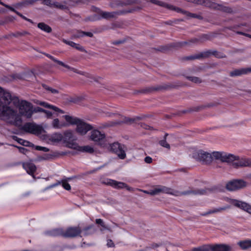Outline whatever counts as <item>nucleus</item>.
Wrapping results in <instances>:
<instances>
[{
    "label": "nucleus",
    "instance_id": "f257e3e1",
    "mask_svg": "<svg viewBox=\"0 0 251 251\" xmlns=\"http://www.w3.org/2000/svg\"><path fill=\"white\" fill-rule=\"evenodd\" d=\"M193 157L196 160L201 162L204 164H210L213 158L220 160L223 162L233 163V166L237 168L239 167H251V159L249 158H242L239 159V157L231 154H227L225 152L213 151L212 153L205 151L203 150H199L193 153Z\"/></svg>",
    "mask_w": 251,
    "mask_h": 251
},
{
    "label": "nucleus",
    "instance_id": "f03ea898",
    "mask_svg": "<svg viewBox=\"0 0 251 251\" xmlns=\"http://www.w3.org/2000/svg\"><path fill=\"white\" fill-rule=\"evenodd\" d=\"M212 39V35L209 34H202L199 38H194L187 41H182L174 42L169 45L162 46L157 50L161 52H165L171 48L178 49L186 45H191L192 44H198L201 43L206 40H210Z\"/></svg>",
    "mask_w": 251,
    "mask_h": 251
},
{
    "label": "nucleus",
    "instance_id": "7ed1b4c3",
    "mask_svg": "<svg viewBox=\"0 0 251 251\" xmlns=\"http://www.w3.org/2000/svg\"><path fill=\"white\" fill-rule=\"evenodd\" d=\"M158 194L164 193L170 194L175 196H181L184 195H206L208 191H209L208 189H190L187 191L180 192L177 190H174L171 188L166 187L163 185H158L157 186Z\"/></svg>",
    "mask_w": 251,
    "mask_h": 251
},
{
    "label": "nucleus",
    "instance_id": "20e7f679",
    "mask_svg": "<svg viewBox=\"0 0 251 251\" xmlns=\"http://www.w3.org/2000/svg\"><path fill=\"white\" fill-rule=\"evenodd\" d=\"M63 117L69 125H76V132L82 135L86 134L88 131L93 129L92 125L78 118L67 115H64Z\"/></svg>",
    "mask_w": 251,
    "mask_h": 251
},
{
    "label": "nucleus",
    "instance_id": "39448f33",
    "mask_svg": "<svg viewBox=\"0 0 251 251\" xmlns=\"http://www.w3.org/2000/svg\"><path fill=\"white\" fill-rule=\"evenodd\" d=\"M193 2L198 5H203L214 10H218L225 13L231 14L236 13L231 7L218 4L210 0H194Z\"/></svg>",
    "mask_w": 251,
    "mask_h": 251
},
{
    "label": "nucleus",
    "instance_id": "423d86ee",
    "mask_svg": "<svg viewBox=\"0 0 251 251\" xmlns=\"http://www.w3.org/2000/svg\"><path fill=\"white\" fill-rule=\"evenodd\" d=\"M9 104H6L3 100L0 99V117L7 120L12 119L15 122L21 120L17 115V111L11 108Z\"/></svg>",
    "mask_w": 251,
    "mask_h": 251
},
{
    "label": "nucleus",
    "instance_id": "0eeeda50",
    "mask_svg": "<svg viewBox=\"0 0 251 251\" xmlns=\"http://www.w3.org/2000/svg\"><path fill=\"white\" fill-rule=\"evenodd\" d=\"M92 10L94 12L98 14L100 17L97 15H95L91 19L92 21L100 20L101 18L105 19H109L111 18H116L118 15H121L127 12H131L132 10H129L128 11H117L113 12H104L102 11L100 8L96 7L95 6L92 7Z\"/></svg>",
    "mask_w": 251,
    "mask_h": 251
},
{
    "label": "nucleus",
    "instance_id": "6e6552de",
    "mask_svg": "<svg viewBox=\"0 0 251 251\" xmlns=\"http://www.w3.org/2000/svg\"><path fill=\"white\" fill-rule=\"evenodd\" d=\"M212 55L218 58H223L226 57L225 54L221 52L217 51L216 50L212 51L211 50H208L200 52L199 54L184 57L182 59L183 60L200 59L201 58L209 57Z\"/></svg>",
    "mask_w": 251,
    "mask_h": 251
},
{
    "label": "nucleus",
    "instance_id": "1a4fd4ad",
    "mask_svg": "<svg viewBox=\"0 0 251 251\" xmlns=\"http://www.w3.org/2000/svg\"><path fill=\"white\" fill-rule=\"evenodd\" d=\"M150 1L153 4L167 8V9L170 10L176 11L177 12L187 13V15L191 18H197L199 20H202L203 19L202 16L200 15H198L197 14L192 13L190 12H186V11L182 10L179 8H176L172 5L167 4L161 1H159L158 0H150Z\"/></svg>",
    "mask_w": 251,
    "mask_h": 251
},
{
    "label": "nucleus",
    "instance_id": "9d476101",
    "mask_svg": "<svg viewBox=\"0 0 251 251\" xmlns=\"http://www.w3.org/2000/svg\"><path fill=\"white\" fill-rule=\"evenodd\" d=\"M19 112L23 116L27 118H31L33 113L31 103L25 100H22L19 106Z\"/></svg>",
    "mask_w": 251,
    "mask_h": 251
},
{
    "label": "nucleus",
    "instance_id": "9b49d317",
    "mask_svg": "<svg viewBox=\"0 0 251 251\" xmlns=\"http://www.w3.org/2000/svg\"><path fill=\"white\" fill-rule=\"evenodd\" d=\"M110 151L117 154L118 157L121 159H124L126 157V153L125 150L126 147L123 145L119 143L118 142H114L110 144Z\"/></svg>",
    "mask_w": 251,
    "mask_h": 251
},
{
    "label": "nucleus",
    "instance_id": "f8f14e48",
    "mask_svg": "<svg viewBox=\"0 0 251 251\" xmlns=\"http://www.w3.org/2000/svg\"><path fill=\"white\" fill-rule=\"evenodd\" d=\"M21 129L27 133L39 135L42 133L43 127L34 123H26L22 126Z\"/></svg>",
    "mask_w": 251,
    "mask_h": 251
},
{
    "label": "nucleus",
    "instance_id": "ddd939ff",
    "mask_svg": "<svg viewBox=\"0 0 251 251\" xmlns=\"http://www.w3.org/2000/svg\"><path fill=\"white\" fill-rule=\"evenodd\" d=\"M82 230L79 226H69L66 230L63 229V237L73 238L77 236L82 237Z\"/></svg>",
    "mask_w": 251,
    "mask_h": 251
},
{
    "label": "nucleus",
    "instance_id": "4468645a",
    "mask_svg": "<svg viewBox=\"0 0 251 251\" xmlns=\"http://www.w3.org/2000/svg\"><path fill=\"white\" fill-rule=\"evenodd\" d=\"M247 182L242 179H233L226 184V189L229 191H236L245 187Z\"/></svg>",
    "mask_w": 251,
    "mask_h": 251
},
{
    "label": "nucleus",
    "instance_id": "2eb2a0df",
    "mask_svg": "<svg viewBox=\"0 0 251 251\" xmlns=\"http://www.w3.org/2000/svg\"><path fill=\"white\" fill-rule=\"evenodd\" d=\"M226 201L235 207L240 208L251 214V205L249 203L233 199L227 198Z\"/></svg>",
    "mask_w": 251,
    "mask_h": 251
},
{
    "label": "nucleus",
    "instance_id": "dca6fc26",
    "mask_svg": "<svg viewBox=\"0 0 251 251\" xmlns=\"http://www.w3.org/2000/svg\"><path fill=\"white\" fill-rule=\"evenodd\" d=\"M63 136L62 141L64 143L66 144V147L74 149L76 144L74 142L75 139L72 131L71 130L65 131L63 133Z\"/></svg>",
    "mask_w": 251,
    "mask_h": 251
},
{
    "label": "nucleus",
    "instance_id": "f3484780",
    "mask_svg": "<svg viewBox=\"0 0 251 251\" xmlns=\"http://www.w3.org/2000/svg\"><path fill=\"white\" fill-rule=\"evenodd\" d=\"M103 183L111 186L116 189L125 188L129 191H133V188L129 187L126 183L119 182L111 179H107Z\"/></svg>",
    "mask_w": 251,
    "mask_h": 251
},
{
    "label": "nucleus",
    "instance_id": "a211bd4d",
    "mask_svg": "<svg viewBox=\"0 0 251 251\" xmlns=\"http://www.w3.org/2000/svg\"><path fill=\"white\" fill-rule=\"evenodd\" d=\"M105 134L101 133L99 130L95 129L92 131L90 139L91 140L97 142L101 146H104L103 141Z\"/></svg>",
    "mask_w": 251,
    "mask_h": 251
},
{
    "label": "nucleus",
    "instance_id": "6ab92c4d",
    "mask_svg": "<svg viewBox=\"0 0 251 251\" xmlns=\"http://www.w3.org/2000/svg\"><path fill=\"white\" fill-rule=\"evenodd\" d=\"M63 67L71 70V71H73L74 72H75L76 74L85 75L86 77L89 78L91 79H93L94 81H96V82H99V80L101 79V78L100 77L94 76V75H93L89 73L82 72L81 71H79V70H77L76 69L73 68V67H71L70 66H69L66 64H65V66H63Z\"/></svg>",
    "mask_w": 251,
    "mask_h": 251
},
{
    "label": "nucleus",
    "instance_id": "aec40b11",
    "mask_svg": "<svg viewBox=\"0 0 251 251\" xmlns=\"http://www.w3.org/2000/svg\"><path fill=\"white\" fill-rule=\"evenodd\" d=\"M0 99L3 100L4 102L6 104H10L13 98L11 94L7 91H5L2 87L0 86Z\"/></svg>",
    "mask_w": 251,
    "mask_h": 251
},
{
    "label": "nucleus",
    "instance_id": "412c9836",
    "mask_svg": "<svg viewBox=\"0 0 251 251\" xmlns=\"http://www.w3.org/2000/svg\"><path fill=\"white\" fill-rule=\"evenodd\" d=\"M23 167L28 175L32 176H34V174L37 169L35 164L29 162L23 163Z\"/></svg>",
    "mask_w": 251,
    "mask_h": 251
},
{
    "label": "nucleus",
    "instance_id": "4be33fe9",
    "mask_svg": "<svg viewBox=\"0 0 251 251\" xmlns=\"http://www.w3.org/2000/svg\"><path fill=\"white\" fill-rule=\"evenodd\" d=\"M44 234L46 236L51 237L61 236L63 237V229L56 228L51 230L45 231Z\"/></svg>",
    "mask_w": 251,
    "mask_h": 251
},
{
    "label": "nucleus",
    "instance_id": "5701e85b",
    "mask_svg": "<svg viewBox=\"0 0 251 251\" xmlns=\"http://www.w3.org/2000/svg\"><path fill=\"white\" fill-rule=\"evenodd\" d=\"M212 251H230L231 248L230 246L224 244H217L211 245Z\"/></svg>",
    "mask_w": 251,
    "mask_h": 251
},
{
    "label": "nucleus",
    "instance_id": "b1692460",
    "mask_svg": "<svg viewBox=\"0 0 251 251\" xmlns=\"http://www.w3.org/2000/svg\"><path fill=\"white\" fill-rule=\"evenodd\" d=\"M250 72H251V68L235 69L230 72L229 75L231 77L240 76L243 75L248 74Z\"/></svg>",
    "mask_w": 251,
    "mask_h": 251
},
{
    "label": "nucleus",
    "instance_id": "393cba45",
    "mask_svg": "<svg viewBox=\"0 0 251 251\" xmlns=\"http://www.w3.org/2000/svg\"><path fill=\"white\" fill-rule=\"evenodd\" d=\"M63 41L66 44L71 46L72 47L75 49L76 50H77L80 51L84 52H86L85 49L79 44H76L73 41H68V40H65V39H64L63 40Z\"/></svg>",
    "mask_w": 251,
    "mask_h": 251
},
{
    "label": "nucleus",
    "instance_id": "a878e982",
    "mask_svg": "<svg viewBox=\"0 0 251 251\" xmlns=\"http://www.w3.org/2000/svg\"><path fill=\"white\" fill-rule=\"evenodd\" d=\"M81 230L82 234L85 236L91 235L96 231L95 226L93 224L85 227L82 229H81Z\"/></svg>",
    "mask_w": 251,
    "mask_h": 251
},
{
    "label": "nucleus",
    "instance_id": "bb28decb",
    "mask_svg": "<svg viewBox=\"0 0 251 251\" xmlns=\"http://www.w3.org/2000/svg\"><path fill=\"white\" fill-rule=\"evenodd\" d=\"M52 126L54 129H61L64 127H66L69 125L65 122H60L58 119H54L52 122Z\"/></svg>",
    "mask_w": 251,
    "mask_h": 251
},
{
    "label": "nucleus",
    "instance_id": "cd10ccee",
    "mask_svg": "<svg viewBox=\"0 0 251 251\" xmlns=\"http://www.w3.org/2000/svg\"><path fill=\"white\" fill-rule=\"evenodd\" d=\"M74 150H75L77 151L83 152H88V153H93L94 151V149L89 146H80L76 144Z\"/></svg>",
    "mask_w": 251,
    "mask_h": 251
},
{
    "label": "nucleus",
    "instance_id": "c85d7f7f",
    "mask_svg": "<svg viewBox=\"0 0 251 251\" xmlns=\"http://www.w3.org/2000/svg\"><path fill=\"white\" fill-rule=\"evenodd\" d=\"M229 207H230L229 206L227 205V206H225L224 207H219V208H214L213 209L210 210L208 211L207 212L201 213V215L202 216H206L209 214L220 212L222 211H224L227 209L229 208Z\"/></svg>",
    "mask_w": 251,
    "mask_h": 251
},
{
    "label": "nucleus",
    "instance_id": "c756f323",
    "mask_svg": "<svg viewBox=\"0 0 251 251\" xmlns=\"http://www.w3.org/2000/svg\"><path fill=\"white\" fill-rule=\"evenodd\" d=\"M63 138V136L61 133L55 132L50 136L49 140L53 143H59L62 141Z\"/></svg>",
    "mask_w": 251,
    "mask_h": 251
},
{
    "label": "nucleus",
    "instance_id": "7c9ffc66",
    "mask_svg": "<svg viewBox=\"0 0 251 251\" xmlns=\"http://www.w3.org/2000/svg\"><path fill=\"white\" fill-rule=\"evenodd\" d=\"M37 27L41 30L47 33H50L52 31L51 27L43 22L38 23Z\"/></svg>",
    "mask_w": 251,
    "mask_h": 251
},
{
    "label": "nucleus",
    "instance_id": "2f4dec72",
    "mask_svg": "<svg viewBox=\"0 0 251 251\" xmlns=\"http://www.w3.org/2000/svg\"><path fill=\"white\" fill-rule=\"evenodd\" d=\"M238 245L242 250H247L251 248V240H246L241 241L238 243Z\"/></svg>",
    "mask_w": 251,
    "mask_h": 251
},
{
    "label": "nucleus",
    "instance_id": "473e14b6",
    "mask_svg": "<svg viewBox=\"0 0 251 251\" xmlns=\"http://www.w3.org/2000/svg\"><path fill=\"white\" fill-rule=\"evenodd\" d=\"M61 184L64 189L66 190L69 191L71 189V187L70 184L66 180H62L61 181H58L56 183L53 184L54 186H57Z\"/></svg>",
    "mask_w": 251,
    "mask_h": 251
},
{
    "label": "nucleus",
    "instance_id": "72a5a7b5",
    "mask_svg": "<svg viewBox=\"0 0 251 251\" xmlns=\"http://www.w3.org/2000/svg\"><path fill=\"white\" fill-rule=\"evenodd\" d=\"M65 4H63L57 1L53 2V7L61 9V10H69V7L66 5L67 2L65 1L63 2Z\"/></svg>",
    "mask_w": 251,
    "mask_h": 251
},
{
    "label": "nucleus",
    "instance_id": "f704fd0d",
    "mask_svg": "<svg viewBox=\"0 0 251 251\" xmlns=\"http://www.w3.org/2000/svg\"><path fill=\"white\" fill-rule=\"evenodd\" d=\"M192 251H212L211 245H204L198 248H194Z\"/></svg>",
    "mask_w": 251,
    "mask_h": 251
},
{
    "label": "nucleus",
    "instance_id": "c9c22d12",
    "mask_svg": "<svg viewBox=\"0 0 251 251\" xmlns=\"http://www.w3.org/2000/svg\"><path fill=\"white\" fill-rule=\"evenodd\" d=\"M143 117L140 116H137L136 117L130 118L126 117L124 120V122L127 124H132L133 123H136L143 119Z\"/></svg>",
    "mask_w": 251,
    "mask_h": 251
},
{
    "label": "nucleus",
    "instance_id": "e433bc0d",
    "mask_svg": "<svg viewBox=\"0 0 251 251\" xmlns=\"http://www.w3.org/2000/svg\"><path fill=\"white\" fill-rule=\"evenodd\" d=\"M40 105L43 106L45 107L53 109V110H54L56 112H61L62 113H63V111L61 110V109H60L59 108H58L55 106L49 104L48 103H47L46 102H42L40 103Z\"/></svg>",
    "mask_w": 251,
    "mask_h": 251
},
{
    "label": "nucleus",
    "instance_id": "4c0bfd02",
    "mask_svg": "<svg viewBox=\"0 0 251 251\" xmlns=\"http://www.w3.org/2000/svg\"><path fill=\"white\" fill-rule=\"evenodd\" d=\"M35 2H36V0H24L23 1L18 3L17 5L18 6H25L28 5H32Z\"/></svg>",
    "mask_w": 251,
    "mask_h": 251
},
{
    "label": "nucleus",
    "instance_id": "58836bf2",
    "mask_svg": "<svg viewBox=\"0 0 251 251\" xmlns=\"http://www.w3.org/2000/svg\"><path fill=\"white\" fill-rule=\"evenodd\" d=\"M43 54H44L46 56L54 61V62L57 63L58 65L62 66L63 67V66H65V63L60 60H57L56 59L54 56L51 55L50 54L44 52L42 53Z\"/></svg>",
    "mask_w": 251,
    "mask_h": 251
},
{
    "label": "nucleus",
    "instance_id": "ea45409f",
    "mask_svg": "<svg viewBox=\"0 0 251 251\" xmlns=\"http://www.w3.org/2000/svg\"><path fill=\"white\" fill-rule=\"evenodd\" d=\"M165 88L162 86H158L157 87H151L148 88L147 89L143 90L142 91V92L145 93L148 92L156 91L164 89Z\"/></svg>",
    "mask_w": 251,
    "mask_h": 251
},
{
    "label": "nucleus",
    "instance_id": "a19ab883",
    "mask_svg": "<svg viewBox=\"0 0 251 251\" xmlns=\"http://www.w3.org/2000/svg\"><path fill=\"white\" fill-rule=\"evenodd\" d=\"M168 135L167 133H166L164 135V139L159 141V144L160 146L167 149H170V146L166 141V137Z\"/></svg>",
    "mask_w": 251,
    "mask_h": 251
},
{
    "label": "nucleus",
    "instance_id": "79ce46f5",
    "mask_svg": "<svg viewBox=\"0 0 251 251\" xmlns=\"http://www.w3.org/2000/svg\"><path fill=\"white\" fill-rule=\"evenodd\" d=\"M30 33L26 31H17L15 33H11L10 35L15 37H19L20 36H24L26 35H29Z\"/></svg>",
    "mask_w": 251,
    "mask_h": 251
},
{
    "label": "nucleus",
    "instance_id": "37998d69",
    "mask_svg": "<svg viewBox=\"0 0 251 251\" xmlns=\"http://www.w3.org/2000/svg\"><path fill=\"white\" fill-rule=\"evenodd\" d=\"M140 0H125L124 2H119L117 4L119 5H129L133 3H138Z\"/></svg>",
    "mask_w": 251,
    "mask_h": 251
},
{
    "label": "nucleus",
    "instance_id": "c03bdc74",
    "mask_svg": "<svg viewBox=\"0 0 251 251\" xmlns=\"http://www.w3.org/2000/svg\"><path fill=\"white\" fill-rule=\"evenodd\" d=\"M241 26H242V25H241V24H238V25H232V26H226V27H225L223 28L222 31H224L225 29H227L228 30H230L231 31L235 32L236 33V32L237 31H236L235 29H236L240 27Z\"/></svg>",
    "mask_w": 251,
    "mask_h": 251
},
{
    "label": "nucleus",
    "instance_id": "a18cd8bd",
    "mask_svg": "<svg viewBox=\"0 0 251 251\" xmlns=\"http://www.w3.org/2000/svg\"><path fill=\"white\" fill-rule=\"evenodd\" d=\"M186 78L195 83H200L201 82V79L198 77L187 76H186Z\"/></svg>",
    "mask_w": 251,
    "mask_h": 251
},
{
    "label": "nucleus",
    "instance_id": "49530a36",
    "mask_svg": "<svg viewBox=\"0 0 251 251\" xmlns=\"http://www.w3.org/2000/svg\"><path fill=\"white\" fill-rule=\"evenodd\" d=\"M43 87L45 89L50 92L52 94H58L59 93V91L57 90H56L55 89H53L50 87H49V86H48L46 84H43Z\"/></svg>",
    "mask_w": 251,
    "mask_h": 251
},
{
    "label": "nucleus",
    "instance_id": "de8ad7c7",
    "mask_svg": "<svg viewBox=\"0 0 251 251\" xmlns=\"http://www.w3.org/2000/svg\"><path fill=\"white\" fill-rule=\"evenodd\" d=\"M9 146L14 147L15 148H17L19 149V152L21 153H22L23 154H25L26 152L28 151V150L26 149L25 148L22 147H19L16 145H14L13 144H8Z\"/></svg>",
    "mask_w": 251,
    "mask_h": 251
},
{
    "label": "nucleus",
    "instance_id": "09e8293b",
    "mask_svg": "<svg viewBox=\"0 0 251 251\" xmlns=\"http://www.w3.org/2000/svg\"><path fill=\"white\" fill-rule=\"evenodd\" d=\"M144 192L147 194H150L151 196L158 194V189H157V187L154 188L152 190H151L150 191H144Z\"/></svg>",
    "mask_w": 251,
    "mask_h": 251
},
{
    "label": "nucleus",
    "instance_id": "8fccbe9b",
    "mask_svg": "<svg viewBox=\"0 0 251 251\" xmlns=\"http://www.w3.org/2000/svg\"><path fill=\"white\" fill-rule=\"evenodd\" d=\"M0 4L3 6H4L5 7L8 8V9H9L10 10H11V11H13L14 12V13H15L17 15V12H19L18 11H17V10H16L14 8H13L12 6L9 5H7V4H4L3 2H0Z\"/></svg>",
    "mask_w": 251,
    "mask_h": 251
},
{
    "label": "nucleus",
    "instance_id": "3c124183",
    "mask_svg": "<svg viewBox=\"0 0 251 251\" xmlns=\"http://www.w3.org/2000/svg\"><path fill=\"white\" fill-rule=\"evenodd\" d=\"M17 15H18L19 16L21 17L23 19H24V20H25V21H26L31 23V24H33V22L32 21V20H31L30 19H28V18H26V17L24 16L22 14H21L19 12H17Z\"/></svg>",
    "mask_w": 251,
    "mask_h": 251
},
{
    "label": "nucleus",
    "instance_id": "603ef678",
    "mask_svg": "<svg viewBox=\"0 0 251 251\" xmlns=\"http://www.w3.org/2000/svg\"><path fill=\"white\" fill-rule=\"evenodd\" d=\"M84 31L82 30H77L76 32L74 34V36L75 38H81L84 37V34H82Z\"/></svg>",
    "mask_w": 251,
    "mask_h": 251
},
{
    "label": "nucleus",
    "instance_id": "864d4df0",
    "mask_svg": "<svg viewBox=\"0 0 251 251\" xmlns=\"http://www.w3.org/2000/svg\"><path fill=\"white\" fill-rule=\"evenodd\" d=\"M96 223L98 225H100L101 226L104 228H106L103 220L101 219H97L96 220Z\"/></svg>",
    "mask_w": 251,
    "mask_h": 251
},
{
    "label": "nucleus",
    "instance_id": "5fc2aeb1",
    "mask_svg": "<svg viewBox=\"0 0 251 251\" xmlns=\"http://www.w3.org/2000/svg\"><path fill=\"white\" fill-rule=\"evenodd\" d=\"M36 149L38 151H43L45 152H47L49 151V149L48 148L39 146H37L36 147Z\"/></svg>",
    "mask_w": 251,
    "mask_h": 251
},
{
    "label": "nucleus",
    "instance_id": "6e6d98bb",
    "mask_svg": "<svg viewBox=\"0 0 251 251\" xmlns=\"http://www.w3.org/2000/svg\"><path fill=\"white\" fill-rule=\"evenodd\" d=\"M141 126L146 129H148V130L153 129V127L152 126L147 125V124H146L145 123H141Z\"/></svg>",
    "mask_w": 251,
    "mask_h": 251
},
{
    "label": "nucleus",
    "instance_id": "4d7b16f0",
    "mask_svg": "<svg viewBox=\"0 0 251 251\" xmlns=\"http://www.w3.org/2000/svg\"><path fill=\"white\" fill-rule=\"evenodd\" d=\"M236 34L238 35H244L246 37H248L249 38H251V34H249L248 33H246L242 31H237Z\"/></svg>",
    "mask_w": 251,
    "mask_h": 251
},
{
    "label": "nucleus",
    "instance_id": "13d9d810",
    "mask_svg": "<svg viewBox=\"0 0 251 251\" xmlns=\"http://www.w3.org/2000/svg\"><path fill=\"white\" fill-rule=\"evenodd\" d=\"M44 113L46 114V117L48 119L51 118V116L52 115V112L50 111H49V110H45V111H44Z\"/></svg>",
    "mask_w": 251,
    "mask_h": 251
},
{
    "label": "nucleus",
    "instance_id": "bf43d9fd",
    "mask_svg": "<svg viewBox=\"0 0 251 251\" xmlns=\"http://www.w3.org/2000/svg\"><path fill=\"white\" fill-rule=\"evenodd\" d=\"M44 111H45V109L41 108V107H37L36 108H35L34 109V110H33V112H44Z\"/></svg>",
    "mask_w": 251,
    "mask_h": 251
},
{
    "label": "nucleus",
    "instance_id": "052dcab7",
    "mask_svg": "<svg viewBox=\"0 0 251 251\" xmlns=\"http://www.w3.org/2000/svg\"><path fill=\"white\" fill-rule=\"evenodd\" d=\"M144 161L147 163H151L152 161V159L150 156H146L145 158Z\"/></svg>",
    "mask_w": 251,
    "mask_h": 251
},
{
    "label": "nucleus",
    "instance_id": "680f3d73",
    "mask_svg": "<svg viewBox=\"0 0 251 251\" xmlns=\"http://www.w3.org/2000/svg\"><path fill=\"white\" fill-rule=\"evenodd\" d=\"M107 245L108 247H114V244L113 242L111 239H109L107 240Z\"/></svg>",
    "mask_w": 251,
    "mask_h": 251
},
{
    "label": "nucleus",
    "instance_id": "e2e57ef3",
    "mask_svg": "<svg viewBox=\"0 0 251 251\" xmlns=\"http://www.w3.org/2000/svg\"><path fill=\"white\" fill-rule=\"evenodd\" d=\"M84 36H86L89 37H92L93 36V34L91 32H86L84 31V33H82Z\"/></svg>",
    "mask_w": 251,
    "mask_h": 251
},
{
    "label": "nucleus",
    "instance_id": "0e129e2a",
    "mask_svg": "<svg viewBox=\"0 0 251 251\" xmlns=\"http://www.w3.org/2000/svg\"><path fill=\"white\" fill-rule=\"evenodd\" d=\"M30 142L29 141L25 140L23 139V141L22 142V145L24 146H28Z\"/></svg>",
    "mask_w": 251,
    "mask_h": 251
},
{
    "label": "nucleus",
    "instance_id": "69168bd1",
    "mask_svg": "<svg viewBox=\"0 0 251 251\" xmlns=\"http://www.w3.org/2000/svg\"><path fill=\"white\" fill-rule=\"evenodd\" d=\"M124 43V41L122 40H118V41H115L112 42V44L115 45H117L120 44H122Z\"/></svg>",
    "mask_w": 251,
    "mask_h": 251
},
{
    "label": "nucleus",
    "instance_id": "338daca9",
    "mask_svg": "<svg viewBox=\"0 0 251 251\" xmlns=\"http://www.w3.org/2000/svg\"><path fill=\"white\" fill-rule=\"evenodd\" d=\"M11 138H12V139H13L14 140L17 141L18 142V141L19 139V138H18L17 136H15V135H12L11 136Z\"/></svg>",
    "mask_w": 251,
    "mask_h": 251
},
{
    "label": "nucleus",
    "instance_id": "774afa93",
    "mask_svg": "<svg viewBox=\"0 0 251 251\" xmlns=\"http://www.w3.org/2000/svg\"><path fill=\"white\" fill-rule=\"evenodd\" d=\"M173 23L174 22L171 20L167 21L165 22V24L168 25H172Z\"/></svg>",
    "mask_w": 251,
    "mask_h": 251
}]
</instances>
